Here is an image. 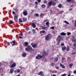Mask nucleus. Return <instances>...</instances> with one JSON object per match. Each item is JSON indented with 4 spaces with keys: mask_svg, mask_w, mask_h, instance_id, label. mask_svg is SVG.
Here are the masks:
<instances>
[{
    "mask_svg": "<svg viewBox=\"0 0 76 76\" xmlns=\"http://www.w3.org/2000/svg\"><path fill=\"white\" fill-rule=\"evenodd\" d=\"M63 37L61 35H60L56 39V41L57 42V45H59L60 43V42L61 41H63Z\"/></svg>",
    "mask_w": 76,
    "mask_h": 76,
    "instance_id": "nucleus-1",
    "label": "nucleus"
},
{
    "mask_svg": "<svg viewBox=\"0 0 76 76\" xmlns=\"http://www.w3.org/2000/svg\"><path fill=\"white\" fill-rule=\"evenodd\" d=\"M25 50L27 51H32V48L31 46L28 45L27 48H26Z\"/></svg>",
    "mask_w": 76,
    "mask_h": 76,
    "instance_id": "nucleus-2",
    "label": "nucleus"
},
{
    "mask_svg": "<svg viewBox=\"0 0 76 76\" xmlns=\"http://www.w3.org/2000/svg\"><path fill=\"white\" fill-rule=\"evenodd\" d=\"M51 37V34H49L48 35H47L45 37V39L46 40H48L50 39V37Z\"/></svg>",
    "mask_w": 76,
    "mask_h": 76,
    "instance_id": "nucleus-3",
    "label": "nucleus"
},
{
    "mask_svg": "<svg viewBox=\"0 0 76 76\" xmlns=\"http://www.w3.org/2000/svg\"><path fill=\"white\" fill-rule=\"evenodd\" d=\"M42 57L43 56L42 55H39L36 57V58L37 60H39V59H41L42 58Z\"/></svg>",
    "mask_w": 76,
    "mask_h": 76,
    "instance_id": "nucleus-4",
    "label": "nucleus"
},
{
    "mask_svg": "<svg viewBox=\"0 0 76 76\" xmlns=\"http://www.w3.org/2000/svg\"><path fill=\"white\" fill-rule=\"evenodd\" d=\"M42 54L44 56H48V53L45 52V51H43L42 53Z\"/></svg>",
    "mask_w": 76,
    "mask_h": 76,
    "instance_id": "nucleus-5",
    "label": "nucleus"
},
{
    "mask_svg": "<svg viewBox=\"0 0 76 76\" xmlns=\"http://www.w3.org/2000/svg\"><path fill=\"white\" fill-rule=\"evenodd\" d=\"M31 45L34 48H37V44H34V43H31Z\"/></svg>",
    "mask_w": 76,
    "mask_h": 76,
    "instance_id": "nucleus-6",
    "label": "nucleus"
},
{
    "mask_svg": "<svg viewBox=\"0 0 76 76\" xmlns=\"http://www.w3.org/2000/svg\"><path fill=\"white\" fill-rule=\"evenodd\" d=\"M16 64L14 62L10 66V68H14V67H16Z\"/></svg>",
    "mask_w": 76,
    "mask_h": 76,
    "instance_id": "nucleus-7",
    "label": "nucleus"
},
{
    "mask_svg": "<svg viewBox=\"0 0 76 76\" xmlns=\"http://www.w3.org/2000/svg\"><path fill=\"white\" fill-rule=\"evenodd\" d=\"M18 19V15H15L14 17V19L15 21H17Z\"/></svg>",
    "mask_w": 76,
    "mask_h": 76,
    "instance_id": "nucleus-8",
    "label": "nucleus"
},
{
    "mask_svg": "<svg viewBox=\"0 0 76 76\" xmlns=\"http://www.w3.org/2000/svg\"><path fill=\"white\" fill-rule=\"evenodd\" d=\"M23 15L24 16H26L28 15V12L27 11H24L23 12Z\"/></svg>",
    "mask_w": 76,
    "mask_h": 76,
    "instance_id": "nucleus-9",
    "label": "nucleus"
},
{
    "mask_svg": "<svg viewBox=\"0 0 76 76\" xmlns=\"http://www.w3.org/2000/svg\"><path fill=\"white\" fill-rule=\"evenodd\" d=\"M19 38H20V39H22V38H23V37H23V34H19Z\"/></svg>",
    "mask_w": 76,
    "mask_h": 76,
    "instance_id": "nucleus-10",
    "label": "nucleus"
},
{
    "mask_svg": "<svg viewBox=\"0 0 76 76\" xmlns=\"http://www.w3.org/2000/svg\"><path fill=\"white\" fill-rule=\"evenodd\" d=\"M13 72H14V69H13V68H11L10 70V73H13Z\"/></svg>",
    "mask_w": 76,
    "mask_h": 76,
    "instance_id": "nucleus-11",
    "label": "nucleus"
},
{
    "mask_svg": "<svg viewBox=\"0 0 76 76\" xmlns=\"http://www.w3.org/2000/svg\"><path fill=\"white\" fill-rule=\"evenodd\" d=\"M49 71L51 72H52V73H57V71H56V70L53 71L51 70H49Z\"/></svg>",
    "mask_w": 76,
    "mask_h": 76,
    "instance_id": "nucleus-12",
    "label": "nucleus"
},
{
    "mask_svg": "<svg viewBox=\"0 0 76 76\" xmlns=\"http://www.w3.org/2000/svg\"><path fill=\"white\" fill-rule=\"evenodd\" d=\"M15 40L12 41V42H10V44H12V43H13L12 44V45L13 46H14L15 45Z\"/></svg>",
    "mask_w": 76,
    "mask_h": 76,
    "instance_id": "nucleus-13",
    "label": "nucleus"
},
{
    "mask_svg": "<svg viewBox=\"0 0 76 76\" xmlns=\"http://www.w3.org/2000/svg\"><path fill=\"white\" fill-rule=\"evenodd\" d=\"M72 42H75V36H73L72 37Z\"/></svg>",
    "mask_w": 76,
    "mask_h": 76,
    "instance_id": "nucleus-14",
    "label": "nucleus"
},
{
    "mask_svg": "<svg viewBox=\"0 0 76 76\" xmlns=\"http://www.w3.org/2000/svg\"><path fill=\"white\" fill-rule=\"evenodd\" d=\"M66 49V47L65 46H62V51H64Z\"/></svg>",
    "mask_w": 76,
    "mask_h": 76,
    "instance_id": "nucleus-15",
    "label": "nucleus"
},
{
    "mask_svg": "<svg viewBox=\"0 0 76 76\" xmlns=\"http://www.w3.org/2000/svg\"><path fill=\"white\" fill-rule=\"evenodd\" d=\"M31 25L34 28H36V25L35 24V23H33L31 24Z\"/></svg>",
    "mask_w": 76,
    "mask_h": 76,
    "instance_id": "nucleus-16",
    "label": "nucleus"
},
{
    "mask_svg": "<svg viewBox=\"0 0 76 76\" xmlns=\"http://www.w3.org/2000/svg\"><path fill=\"white\" fill-rule=\"evenodd\" d=\"M48 4L49 6H50L52 5V1H50L48 3Z\"/></svg>",
    "mask_w": 76,
    "mask_h": 76,
    "instance_id": "nucleus-17",
    "label": "nucleus"
},
{
    "mask_svg": "<svg viewBox=\"0 0 76 76\" xmlns=\"http://www.w3.org/2000/svg\"><path fill=\"white\" fill-rule=\"evenodd\" d=\"M60 66L62 67V69H64V68H65V66H64L61 63L60 64Z\"/></svg>",
    "mask_w": 76,
    "mask_h": 76,
    "instance_id": "nucleus-18",
    "label": "nucleus"
},
{
    "mask_svg": "<svg viewBox=\"0 0 76 76\" xmlns=\"http://www.w3.org/2000/svg\"><path fill=\"white\" fill-rule=\"evenodd\" d=\"M27 55V54H26V53L24 52L23 53V54L22 56L23 57H26V56Z\"/></svg>",
    "mask_w": 76,
    "mask_h": 76,
    "instance_id": "nucleus-19",
    "label": "nucleus"
},
{
    "mask_svg": "<svg viewBox=\"0 0 76 76\" xmlns=\"http://www.w3.org/2000/svg\"><path fill=\"white\" fill-rule=\"evenodd\" d=\"M74 47L76 48V39L75 40V42H74V44L73 45Z\"/></svg>",
    "mask_w": 76,
    "mask_h": 76,
    "instance_id": "nucleus-20",
    "label": "nucleus"
},
{
    "mask_svg": "<svg viewBox=\"0 0 76 76\" xmlns=\"http://www.w3.org/2000/svg\"><path fill=\"white\" fill-rule=\"evenodd\" d=\"M52 6H56V2H54V1H52Z\"/></svg>",
    "mask_w": 76,
    "mask_h": 76,
    "instance_id": "nucleus-21",
    "label": "nucleus"
},
{
    "mask_svg": "<svg viewBox=\"0 0 76 76\" xmlns=\"http://www.w3.org/2000/svg\"><path fill=\"white\" fill-rule=\"evenodd\" d=\"M22 20L23 22H26L27 20V19H26V18H23Z\"/></svg>",
    "mask_w": 76,
    "mask_h": 76,
    "instance_id": "nucleus-22",
    "label": "nucleus"
},
{
    "mask_svg": "<svg viewBox=\"0 0 76 76\" xmlns=\"http://www.w3.org/2000/svg\"><path fill=\"white\" fill-rule=\"evenodd\" d=\"M60 34L61 35H62V36L63 35H66V34L65 33H64L63 32H62L61 33H60Z\"/></svg>",
    "mask_w": 76,
    "mask_h": 76,
    "instance_id": "nucleus-23",
    "label": "nucleus"
},
{
    "mask_svg": "<svg viewBox=\"0 0 76 76\" xmlns=\"http://www.w3.org/2000/svg\"><path fill=\"white\" fill-rule=\"evenodd\" d=\"M43 74V72L40 71L38 74V75H42Z\"/></svg>",
    "mask_w": 76,
    "mask_h": 76,
    "instance_id": "nucleus-24",
    "label": "nucleus"
},
{
    "mask_svg": "<svg viewBox=\"0 0 76 76\" xmlns=\"http://www.w3.org/2000/svg\"><path fill=\"white\" fill-rule=\"evenodd\" d=\"M40 34H41V33H43V34H45V30L41 31L40 32Z\"/></svg>",
    "mask_w": 76,
    "mask_h": 76,
    "instance_id": "nucleus-25",
    "label": "nucleus"
},
{
    "mask_svg": "<svg viewBox=\"0 0 76 76\" xmlns=\"http://www.w3.org/2000/svg\"><path fill=\"white\" fill-rule=\"evenodd\" d=\"M19 21L20 23H22V22H23V21L22 20V19L20 18L19 19Z\"/></svg>",
    "mask_w": 76,
    "mask_h": 76,
    "instance_id": "nucleus-26",
    "label": "nucleus"
},
{
    "mask_svg": "<svg viewBox=\"0 0 76 76\" xmlns=\"http://www.w3.org/2000/svg\"><path fill=\"white\" fill-rule=\"evenodd\" d=\"M69 49H70V48H69V46H67L66 47V51H69Z\"/></svg>",
    "mask_w": 76,
    "mask_h": 76,
    "instance_id": "nucleus-27",
    "label": "nucleus"
},
{
    "mask_svg": "<svg viewBox=\"0 0 76 76\" xmlns=\"http://www.w3.org/2000/svg\"><path fill=\"white\" fill-rule=\"evenodd\" d=\"M46 25H47V26H48V27H49V26H50V25H49V22H46Z\"/></svg>",
    "mask_w": 76,
    "mask_h": 76,
    "instance_id": "nucleus-28",
    "label": "nucleus"
},
{
    "mask_svg": "<svg viewBox=\"0 0 76 76\" xmlns=\"http://www.w3.org/2000/svg\"><path fill=\"white\" fill-rule=\"evenodd\" d=\"M41 28L42 29H43V30H45V29H46V27L45 26H42Z\"/></svg>",
    "mask_w": 76,
    "mask_h": 76,
    "instance_id": "nucleus-29",
    "label": "nucleus"
},
{
    "mask_svg": "<svg viewBox=\"0 0 76 76\" xmlns=\"http://www.w3.org/2000/svg\"><path fill=\"white\" fill-rule=\"evenodd\" d=\"M55 60L56 61H57L58 60V58L56 57L55 58H54Z\"/></svg>",
    "mask_w": 76,
    "mask_h": 76,
    "instance_id": "nucleus-30",
    "label": "nucleus"
},
{
    "mask_svg": "<svg viewBox=\"0 0 76 76\" xmlns=\"http://www.w3.org/2000/svg\"><path fill=\"white\" fill-rule=\"evenodd\" d=\"M62 7V6L61 5V4H59L58 5V7L59 8H61Z\"/></svg>",
    "mask_w": 76,
    "mask_h": 76,
    "instance_id": "nucleus-31",
    "label": "nucleus"
},
{
    "mask_svg": "<svg viewBox=\"0 0 76 76\" xmlns=\"http://www.w3.org/2000/svg\"><path fill=\"white\" fill-rule=\"evenodd\" d=\"M76 54V52H73L71 53V55H75Z\"/></svg>",
    "mask_w": 76,
    "mask_h": 76,
    "instance_id": "nucleus-32",
    "label": "nucleus"
},
{
    "mask_svg": "<svg viewBox=\"0 0 76 76\" xmlns=\"http://www.w3.org/2000/svg\"><path fill=\"white\" fill-rule=\"evenodd\" d=\"M46 6L44 4H42V7L43 8H45V7Z\"/></svg>",
    "mask_w": 76,
    "mask_h": 76,
    "instance_id": "nucleus-33",
    "label": "nucleus"
},
{
    "mask_svg": "<svg viewBox=\"0 0 76 76\" xmlns=\"http://www.w3.org/2000/svg\"><path fill=\"white\" fill-rule=\"evenodd\" d=\"M29 27H26V31H29Z\"/></svg>",
    "mask_w": 76,
    "mask_h": 76,
    "instance_id": "nucleus-34",
    "label": "nucleus"
},
{
    "mask_svg": "<svg viewBox=\"0 0 76 76\" xmlns=\"http://www.w3.org/2000/svg\"><path fill=\"white\" fill-rule=\"evenodd\" d=\"M32 31L34 33V34H35V33H37V32L35 31V30L34 29H33L32 30Z\"/></svg>",
    "mask_w": 76,
    "mask_h": 76,
    "instance_id": "nucleus-35",
    "label": "nucleus"
},
{
    "mask_svg": "<svg viewBox=\"0 0 76 76\" xmlns=\"http://www.w3.org/2000/svg\"><path fill=\"white\" fill-rule=\"evenodd\" d=\"M64 23H66L67 25H69V23L66 20L64 21Z\"/></svg>",
    "mask_w": 76,
    "mask_h": 76,
    "instance_id": "nucleus-36",
    "label": "nucleus"
},
{
    "mask_svg": "<svg viewBox=\"0 0 76 76\" xmlns=\"http://www.w3.org/2000/svg\"><path fill=\"white\" fill-rule=\"evenodd\" d=\"M73 64L72 63L69 64V66L70 67H72L73 66Z\"/></svg>",
    "mask_w": 76,
    "mask_h": 76,
    "instance_id": "nucleus-37",
    "label": "nucleus"
},
{
    "mask_svg": "<svg viewBox=\"0 0 76 76\" xmlns=\"http://www.w3.org/2000/svg\"><path fill=\"white\" fill-rule=\"evenodd\" d=\"M9 22H10V24H12V23H13V21L11 20L9 21Z\"/></svg>",
    "mask_w": 76,
    "mask_h": 76,
    "instance_id": "nucleus-38",
    "label": "nucleus"
},
{
    "mask_svg": "<svg viewBox=\"0 0 76 76\" xmlns=\"http://www.w3.org/2000/svg\"><path fill=\"white\" fill-rule=\"evenodd\" d=\"M35 16L37 17H39V14L38 13H36L35 14Z\"/></svg>",
    "mask_w": 76,
    "mask_h": 76,
    "instance_id": "nucleus-39",
    "label": "nucleus"
},
{
    "mask_svg": "<svg viewBox=\"0 0 76 76\" xmlns=\"http://www.w3.org/2000/svg\"><path fill=\"white\" fill-rule=\"evenodd\" d=\"M25 45H26V46L28 45V43L27 42H25Z\"/></svg>",
    "mask_w": 76,
    "mask_h": 76,
    "instance_id": "nucleus-40",
    "label": "nucleus"
},
{
    "mask_svg": "<svg viewBox=\"0 0 76 76\" xmlns=\"http://www.w3.org/2000/svg\"><path fill=\"white\" fill-rule=\"evenodd\" d=\"M6 44L7 45H10V42H7Z\"/></svg>",
    "mask_w": 76,
    "mask_h": 76,
    "instance_id": "nucleus-41",
    "label": "nucleus"
},
{
    "mask_svg": "<svg viewBox=\"0 0 76 76\" xmlns=\"http://www.w3.org/2000/svg\"><path fill=\"white\" fill-rule=\"evenodd\" d=\"M48 21H49V20H48V19L45 20H44V22H48Z\"/></svg>",
    "mask_w": 76,
    "mask_h": 76,
    "instance_id": "nucleus-42",
    "label": "nucleus"
},
{
    "mask_svg": "<svg viewBox=\"0 0 76 76\" xmlns=\"http://www.w3.org/2000/svg\"><path fill=\"white\" fill-rule=\"evenodd\" d=\"M67 35H71V33L70 32H67Z\"/></svg>",
    "mask_w": 76,
    "mask_h": 76,
    "instance_id": "nucleus-43",
    "label": "nucleus"
},
{
    "mask_svg": "<svg viewBox=\"0 0 76 76\" xmlns=\"http://www.w3.org/2000/svg\"><path fill=\"white\" fill-rule=\"evenodd\" d=\"M71 1L72 0H67L66 1H67L68 3H70V2H71Z\"/></svg>",
    "mask_w": 76,
    "mask_h": 76,
    "instance_id": "nucleus-44",
    "label": "nucleus"
},
{
    "mask_svg": "<svg viewBox=\"0 0 76 76\" xmlns=\"http://www.w3.org/2000/svg\"><path fill=\"white\" fill-rule=\"evenodd\" d=\"M61 46H63V45H64V43H61Z\"/></svg>",
    "mask_w": 76,
    "mask_h": 76,
    "instance_id": "nucleus-45",
    "label": "nucleus"
},
{
    "mask_svg": "<svg viewBox=\"0 0 76 76\" xmlns=\"http://www.w3.org/2000/svg\"><path fill=\"white\" fill-rule=\"evenodd\" d=\"M13 63H14V62H13V61H11V62L10 63V65H11V64H13Z\"/></svg>",
    "mask_w": 76,
    "mask_h": 76,
    "instance_id": "nucleus-46",
    "label": "nucleus"
},
{
    "mask_svg": "<svg viewBox=\"0 0 76 76\" xmlns=\"http://www.w3.org/2000/svg\"><path fill=\"white\" fill-rule=\"evenodd\" d=\"M54 66V63H52L51 64V66Z\"/></svg>",
    "mask_w": 76,
    "mask_h": 76,
    "instance_id": "nucleus-47",
    "label": "nucleus"
},
{
    "mask_svg": "<svg viewBox=\"0 0 76 76\" xmlns=\"http://www.w3.org/2000/svg\"><path fill=\"white\" fill-rule=\"evenodd\" d=\"M50 29H54V27L53 26L50 27Z\"/></svg>",
    "mask_w": 76,
    "mask_h": 76,
    "instance_id": "nucleus-48",
    "label": "nucleus"
},
{
    "mask_svg": "<svg viewBox=\"0 0 76 76\" xmlns=\"http://www.w3.org/2000/svg\"><path fill=\"white\" fill-rule=\"evenodd\" d=\"M63 12H64V11L62 10V11H60V13L61 14V13H63Z\"/></svg>",
    "mask_w": 76,
    "mask_h": 76,
    "instance_id": "nucleus-49",
    "label": "nucleus"
},
{
    "mask_svg": "<svg viewBox=\"0 0 76 76\" xmlns=\"http://www.w3.org/2000/svg\"><path fill=\"white\" fill-rule=\"evenodd\" d=\"M53 58H53V57H51L50 58V60H53Z\"/></svg>",
    "mask_w": 76,
    "mask_h": 76,
    "instance_id": "nucleus-50",
    "label": "nucleus"
},
{
    "mask_svg": "<svg viewBox=\"0 0 76 76\" xmlns=\"http://www.w3.org/2000/svg\"><path fill=\"white\" fill-rule=\"evenodd\" d=\"M56 68L57 70H58L59 69V66H56Z\"/></svg>",
    "mask_w": 76,
    "mask_h": 76,
    "instance_id": "nucleus-51",
    "label": "nucleus"
},
{
    "mask_svg": "<svg viewBox=\"0 0 76 76\" xmlns=\"http://www.w3.org/2000/svg\"><path fill=\"white\" fill-rule=\"evenodd\" d=\"M20 72V69H18L17 70V72H18V73H19Z\"/></svg>",
    "mask_w": 76,
    "mask_h": 76,
    "instance_id": "nucleus-52",
    "label": "nucleus"
},
{
    "mask_svg": "<svg viewBox=\"0 0 76 76\" xmlns=\"http://www.w3.org/2000/svg\"><path fill=\"white\" fill-rule=\"evenodd\" d=\"M43 2L44 3H47V1L45 0L43 1Z\"/></svg>",
    "mask_w": 76,
    "mask_h": 76,
    "instance_id": "nucleus-53",
    "label": "nucleus"
},
{
    "mask_svg": "<svg viewBox=\"0 0 76 76\" xmlns=\"http://www.w3.org/2000/svg\"><path fill=\"white\" fill-rule=\"evenodd\" d=\"M66 74H63L61 75L62 76H66Z\"/></svg>",
    "mask_w": 76,
    "mask_h": 76,
    "instance_id": "nucleus-54",
    "label": "nucleus"
},
{
    "mask_svg": "<svg viewBox=\"0 0 76 76\" xmlns=\"http://www.w3.org/2000/svg\"><path fill=\"white\" fill-rule=\"evenodd\" d=\"M34 12V10H31V13H33Z\"/></svg>",
    "mask_w": 76,
    "mask_h": 76,
    "instance_id": "nucleus-55",
    "label": "nucleus"
},
{
    "mask_svg": "<svg viewBox=\"0 0 76 76\" xmlns=\"http://www.w3.org/2000/svg\"><path fill=\"white\" fill-rule=\"evenodd\" d=\"M41 0H37V1H38L39 3H40V2H41Z\"/></svg>",
    "mask_w": 76,
    "mask_h": 76,
    "instance_id": "nucleus-56",
    "label": "nucleus"
},
{
    "mask_svg": "<svg viewBox=\"0 0 76 76\" xmlns=\"http://www.w3.org/2000/svg\"><path fill=\"white\" fill-rule=\"evenodd\" d=\"M64 59H65V58L64 57H63L62 58V60H64Z\"/></svg>",
    "mask_w": 76,
    "mask_h": 76,
    "instance_id": "nucleus-57",
    "label": "nucleus"
},
{
    "mask_svg": "<svg viewBox=\"0 0 76 76\" xmlns=\"http://www.w3.org/2000/svg\"><path fill=\"white\" fill-rule=\"evenodd\" d=\"M73 73H76V70L74 71Z\"/></svg>",
    "mask_w": 76,
    "mask_h": 76,
    "instance_id": "nucleus-58",
    "label": "nucleus"
},
{
    "mask_svg": "<svg viewBox=\"0 0 76 76\" xmlns=\"http://www.w3.org/2000/svg\"><path fill=\"white\" fill-rule=\"evenodd\" d=\"M12 13L14 15H15V11H12Z\"/></svg>",
    "mask_w": 76,
    "mask_h": 76,
    "instance_id": "nucleus-59",
    "label": "nucleus"
},
{
    "mask_svg": "<svg viewBox=\"0 0 76 76\" xmlns=\"http://www.w3.org/2000/svg\"><path fill=\"white\" fill-rule=\"evenodd\" d=\"M68 60H70V57H68Z\"/></svg>",
    "mask_w": 76,
    "mask_h": 76,
    "instance_id": "nucleus-60",
    "label": "nucleus"
},
{
    "mask_svg": "<svg viewBox=\"0 0 76 76\" xmlns=\"http://www.w3.org/2000/svg\"><path fill=\"white\" fill-rule=\"evenodd\" d=\"M51 76H56V75H55V74H53V75H52Z\"/></svg>",
    "mask_w": 76,
    "mask_h": 76,
    "instance_id": "nucleus-61",
    "label": "nucleus"
},
{
    "mask_svg": "<svg viewBox=\"0 0 76 76\" xmlns=\"http://www.w3.org/2000/svg\"><path fill=\"white\" fill-rule=\"evenodd\" d=\"M74 5H71V7H73Z\"/></svg>",
    "mask_w": 76,
    "mask_h": 76,
    "instance_id": "nucleus-62",
    "label": "nucleus"
},
{
    "mask_svg": "<svg viewBox=\"0 0 76 76\" xmlns=\"http://www.w3.org/2000/svg\"><path fill=\"white\" fill-rule=\"evenodd\" d=\"M46 61H47V58H46V59H45V62H46Z\"/></svg>",
    "mask_w": 76,
    "mask_h": 76,
    "instance_id": "nucleus-63",
    "label": "nucleus"
},
{
    "mask_svg": "<svg viewBox=\"0 0 76 76\" xmlns=\"http://www.w3.org/2000/svg\"><path fill=\"white\" fill-rule=\"evenodd\" d=\"M71 75V74H69L68 75V76H70Z\"/></svg>",
    "mask_w": 76,
    "mask_h": 76,
    "instance_id": "nucleus-64",
    "label": "nucleus"
}]
</instances>
